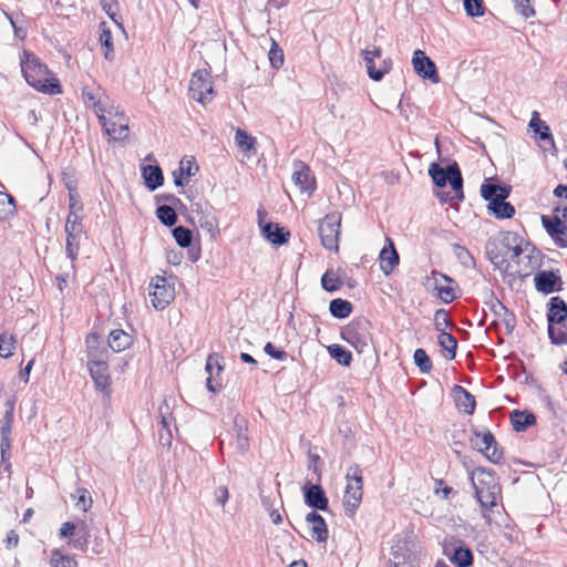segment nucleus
<instances>
[{"instance_id": "obj_1", "label": "nucleus", "mask_w": 567, "mask_h": 567, "mask_svg": "<svg viewBox=\"0 0 567 567\" xmlns=\"http://www.w3.org/2000/svg\"><path fill=\"white\" fill-rule=\"evenodd\" d=\"M20 65L25 82L37 91L49 95L62 93L60 81L33 52L23 50Z\"/></svg>"}, {"instance_id": "obj_2", "label": "nucleus", "mask_w": 567, "mask_h": 567, "mask_svg": "<svg viewBox=\"0 0 567 567\" xmlns=\"http://www.w3.org/2000/svg\"><path fill=\"white\" fill-rule=\"evenodd\" d=\"M427 173L434 186L437 188H444L449 183L454 192L453 197H451L447 192L437 193L436 195L442 204L449 203L453 199L457 202L464 200L463 176L456 161L450 162L445 168H443L439 163L433 162L430 164Z\"/></svg>"}, {"instance_id": "obj_3", "label": "nucleus", "mask_w": 567, "mask_h": 567, "mask_svg": "<svg viewBox=\"0 0 567 567\" xmlns=\"http://www.w3.org/2000/svg\"><path fill=\"white\" fill-rule=\"evenodd\" d=\"M468 480L480 506L486 511L493 509L502 491L496 472L493 468L476 466L468 471Z\"/></svg>"}, {"instance_id": "obj_4", "label": "nucleus", "mask_w": 567, "mask_h": 567, "mask_svg": "<svg viewBox=\"0 0 567 567\" xmlns=\"http://www.w3.org/2000/svg\"><path fill=\"white\" fill-rule=\"evenodd\" d=\"M341 339L359 353L369 351L372 342L370 320L364 317L354 318L341 329Z\"/></svg>"}, {"instance_id": "obj_5", "label": "nucleus", "mask_w": 567, "mask_h": 567, "mask_svg": "<svg viewBox=\"0 0 567 567\" xmlns=\"http://www.w3.org/2000/svg\"><path fill=\"white\" fill-rule=\"evenodd\" d=\"M471 433L470 445L473 450L482 453L491 463L504 462V449L489 430L480 431L477 427H472Z\"/></svg>"}, {"instance_id": "obj_6", "label": "nucleus", "mask_w": 567, "mask_h": 567, "mask_svg": "<svg viewBox=\"0 0 567 567\" xmlns=\"http://www.w3.org/2000/svg\"><path fill=\"white\" fill-rule=\"evenodd\" d=\"M342 216L339 212L327 214L319 223L318 234L322 246L328 250H339Z\"/></svg>"}, {"instance_id": "obj_7", "label": "nucleus", "mask_w": 567, "mask_h": 567, "mask_svg": "<svg viewBox=\"0 0 567 567\" xmlns=\"http://www.w3.org/2000/svg\"><path fill=\"white\" fill-rule=\"evenodd\" d=\"M175 298V287L164 276H155L150 282V299L156 310L165 309Z\"/></svg>"}, {"instance_id": "obj_8", "label": "nucleus", "mask_w": 567, "mask_h": 567, "mask_svg": "<svg viewBox=\"0 0 567 567\" xmlns=\"http://www.w3.org/2000/svg\"><path fill=\"white\" fill-rule=\"evenodd\" d=\"M189 92L192 97L202 104L212 100L214 87L210 74L206 70H198L193 73L189 81Z\"/></svg>"}, {"instance_id": "obj_9", "label": "nucleus", "mask_w": 567, "mask_h": 567, "mask_svg": "<svg viewBox=\"0 0 567 567\" xmlns=\"http://www.w3.org/2000/svg\"><path fill=\"white\" fill-rule=\"evenodd\" d=\"M292 167V182L301 194H307L308 197H311L316 190V178L309 165L302 161H295Z\"/></svg>"}, {"instance_id": "obj_10", "label": "nucleus", "mask_w": 567, "mask_h": 567, "mask_svg": "<svg viewBox=\"0 0 567 567\" xmlns=\"http://www.w3.org/2000/svg\"><path fill=\"white\" fill-rule=\"evenodd\" d=\"M302 495L305 504L312 509H320L321 512L329 511V498L321 484L307 481L302 487Z\"/></svg>"}, {"instance_id": "obj_11", "label": "nucleus", "mask_w": 567, "mask_h": 567, "mask_svg": "<svg viewBox=\"0 0 567 567\" xmlns=\"http://www.w3.org/2000/svg\"><path fill=\"white\" fill-rule=\"evenodd\" d=\"M534 285L538 292L546 296L564 289L559 270H538L534 277Z\"/></svg>"}, {"instance_id": "obj_12", "label": "nucleus", "mask_w": 567, "mask_h": 567, "mask_svg": "<svg viewBox=\"0 0 567 567\" xmlns=\"http://www.w3.org/2000/svg\"><path fill=\"white\" fill-rule=\"evenodd\" d=\"M87 364H95L100 362H107L110 355V348L104 344L101 336L97 332H90L85 338Z\"/></svg>"}, {"instance_id": "obj_13", "label": "nucleus", "mask_w": 567, "mask_h": 567, "mask_svg": "<svg viewBox=\"0 0 567 567\" xmlns=\"http://www.w3.org/2000/svg\"><path fill=\"white\" fill-rule=\"evenodd\" d=\"M412 64L414 72L423 80H429L432 83L440 82L436 65L424 51L417 49L413 52Z\"/></svg>"}, {"instance_id": "obj_14", "label": "nucleus", "mask_w": 567, "mask_h": 567, "mask_svg": "<svg viewBox=\"0 0 567 567\" xmlns=\"http://www.w3.org/2000/svg\"><path fill=\"white\" fill-rule=\"evenodd\" d=\"M542 225L558 247L567 248V225L559 215H542Z\"/></svg>"}, {"instance_id": "obj_15", "label": "nucleus", "mask_w": 567, "mask_h": 567, "mask_svg": "<svg viewBox=\"0 0 567 567\" xmlns=\"http://www.w3.org/2000/svg\"><path fill=\"white\" fill-rule=\"evenodd\" d=\"M480 192L482 198L487 202V204H492L494 200H499V198H508L512 187L509 185L502 184L496 177H491L484 179Z\"/></svg>"}, {"instance_id": "obj_16", "label": "nucleus", "mask_w": 567, "mask_h": 567, "mask_svg": "<svg viewBox=\"0 0 567 567\" xmlns=\"http://www.w3.org/2000/svg\"><path fill=\"white\" fill-rule=\"evenodd\" d=\"M486 255H487L488 259L491 260V262L496 268H498L502 272L511 276V272H513L511 270L512 265L507 260V256L503 251V248H502L501 244L498 243V240L496 239V237L488 239L487 245H486Z\"/></svg>"}, {"instance_id": "obj_17", "label": "nucleus", "mask_w": 567, "mask_h": 567, "mask_svg": "<svg viewBox=\"0 0 567 567\" xmlns=\"http://www.w3.org/2000/svg\"><path fill=\"white\" fill-rule=\"evenodd\" d=\"M379 260L380 269L385 276H389L400 262L399 252L390 237L385 238V245L380 251Z\"/></svg>"}, {"instance_id": "obj_18", "label": "nucleus", "mask_w": 567, "mask_h": 567, "mask_svg": "<svg viewBox=\"0 0 567 567\" xmlns=\"http://www.w3.org/2000/svg\"><path fill=\"white\" fill-rule=\"evenodd\" d=\"M443 554L455 567H470L474 561L472 549L463 540H460V544L452 551H449V548L445 546Z\"/></svg>"}, {"instance_id": "obj_19", "label": "nucleus", "mask_w": 567, "mask_h": 567, "mask_svg": "<svg viewBox=\"0 0 567 567\" xmlns=\"http://www.w3.org/2000/svg\"><path fill=\"white\" fill-rule=\"evenodd\" d=\"M547 324L567 322V302L559 296L551 297L547 302Z\"/></svg>"}, {"instance_id": "obj_20", "label": "nucleus", "mask_w": 567, "mask_h": 567, "mask_svg": "<svg viewBox=\"0 0 567 567\" xmlns=\"http://www.w3.org/2000/svg\"><path fill=\"white\" fill-rule=\"evenodd\" d=\"M455 405L464 413L472 415L476 408L475 396L462 385L455 384L452 388Z\"/></svg>"}, {"instance_id": "obj_21", "label": "nucleus", "mask_w": 567, "mask_h": 567, "mask_svg": "<svg viewBox=\"0 0 567 567\" xmlns=\"http://www.w3.org/2000/svg\"><path fill=\"white\" fill-rule=\"evenodd\" d=\"M262 236L272 245L281 246L288 243L290 231L278 223L268 221L262 226Z\"/></svg>"}, {"instance_id": "obj_22", "label": "nucleus", "mask_w": 567, "mask_h": 567, "mask_svg": "<svg viewBox=\"0 0 567 567\" xmlns=\"http://www.w3.org/2000/svg\"><path fill=\"white\" fill-rule=\"evenodd\" d=\"M362 487L359 485L355 486L352 483L347 484L344 496H343V507L344 513L348 517L354 516L361 499H362Z\"/></svg>"}, {"instance_id": "obj_23", "label": "nucleus", "mask_w": 567, "mask_h": 567, "mask_svg": "<svg viewBox=\"0 0 567 567\" xmlns=\"http://www.w3.org/2000/svg\"><path fill=\"white\" fill-rule=\"evenodd\" d=\"M234 431L236 433L234 442L236 450L240 454H245L249 450V439L247 435V421L240 415H236L234 420Z\"/></svg>"}, {"instance_id": "obj_24", "label": "nucleus", "mask_w": 567, "mask_h": 567, "mask_svg": "<svg viewBox=\"0 0 567 567\" xmlns=\"http://www.w3.org/2000/svg\"><path fill=\"white\" fill-rule=\"evenodd\" d=\"M87 368L97 390L104 391L110 388L111 381L107 362L87 364Z\"/></svg>"}, {"instance_id": "obj_25", "label": "nucleus", "mask_w": 567, "mask_h": 567, "mask_svg": "<svg viewBox=\"0 0 567 567\" xmlns=\"http://www.w3.org/2000/svg\"><path fill=\"white\" fill-rule=\"evenodd\" d=\"M75 524H76V530L74 534V538H71L68 542V545L73 549L86 553L87 547H89V539L91 537L89 525H87L86 520H84V519H82Z\"/></svg>"}, {"instance_id": "obj_26", "label": "nucleus", "mask_w": 567, "mask_h": 567, "mask_svg": "<svg viewBox=\"0 0 567 567\" xmlns=\"http://www.w3.org/2000/svg\"><path fill=\"white\" fill-rule=\"evenodd\" d=\"M142 177L145 186L154 192L164 184V175L159 165H145L142 167Z\"/></svg>"}, {"instance_id": "obj_27", "label": "nucleus", "mask_w": 567, "mask_h": 567, "mask_svg": "<svg viewBox=\"0 0 567 567\" xmlns=\"http://www.w3.org/2000/svg\"><path fill=\"white\" fill-rule=\"evenodd\" d=\"M133 344V337L123 329H114L107 338V346L114 352H122Z\"/></svg>"}, {"instance_id": "obj_28", "label": "nucleus", "mask_w": 567, "mask_h": 567, "mask_svg": "<svg viewBox=\"0 0 567 567\" xmlns=\"http://www.w3.org/2000/svg\"><path fill=\"white\" fill-rule=\"evenodd\" d=\"M526 257L528 258L529 266L524 268H517L516 270H514V272H511V276L519 278L528 277L535 269L542 267L543 258L545 257V255L535 246H532V249Z\"/></svg>"}, {"instance_id": "obj_29", "label": "nucleus", "mask_w": 567, "mask_h": 567, "mask_svg": "<svg viewBox=\"0 0 567 567\" xmlns=\"http://www.w3.org/2000/svg\"><path fill=\"white\" fill-rule=\"evenodd\" d=\"M509 419L512 426L516 432H525L529 426L536 423L535 414L528 410H514L512 411Z\"/></svg>"}, {"instance_id": "obj_30", "label": "nucleus", "mask_w": 567, "mask_h": 567, "mask_svg": "<svg viewBox=\"0 0 567 567\" xmlns=\"http://www.w3.org/2000/svg\"><path fill=\"white\" fill-rule=\"evenodd\" d=\"M506 199L507 198H499L497 202L494 200L492 204H487L486 209L488 215L494 216L496 219L512 218L515 215L516 209Z\"/></svg>"}, {"instance_id": "obj_31", "label": "nucleus", "mask_w": 567, "mask_h": 567, "mask_svg": "<svg viewBox=\"0 0 567 567\" xmlns=\"http://www.w3.org/2000/svg\"><path fill=\"white\" fill-rule=\"evenodd\" d=\"M529 127L543 142H548L551 146L555 145L550 127L547 123L540 120L538 112L534 111L529 121Z\"/></svg>"}, {"instance_id": "obj_32", "label": "nucleus", "mask_w": 567, "mask_h": 567, "mask_svg": "<svg viewBox=\"0 0 567 567\" xmlns=\"http://www.w3.org/2000/svg\"><path fill=\"white\" fill-rule=\"evenodd\" d=\"M100 29V43L104 48V59L107 61H113L115 58L114 54V45H113V38L110 27L105 21H102L99 24Z\"/></svg>"}, {"instance_id": "obj_33", "label": "nucleus", "mask_w": 567, "mask_h": 567, "mask_svg": "<svg viewBox=\"0 0 567 567\" xmlns=\"http://www.w3.org/2000/svg\"><path fill=\"white\" fill-rule=\"evenodd\" d=\"M496 239L501 244L506 256H508L509 251L513 250L516 245L526 244V246H530L529 241H526L515 231H501Z\"/></svg>"}, {"instance_id": "obj_34", "label": "nucleus", "mask_w": 567, "mask_h": 567, "mask_svg": "<svg viewBox=\"0 0 567 567\" xmlns=\"http://www.w3.org/2000/svg\"><path fill=\"white\" fill-rule=\"evenodd\" d=\"M353 310V305L346 299L336 298L332 299L329 303V311L333 318L337 319H346L348 318Z\"/></svg>"}, {"instance_id": "obj_35", "label": "nucleus", "mask_w": 567, "mask_h": 567, "mask_svg": "<svg viewBox=\"0 0 567 567\" xmlns=\"http://www.w3.org/2000/svg\"><path fill=\"white\" fill-rule=\"evenodd\" d=\"M437 342L439 346L446 351V360L455 359L457 351V340L452 333L442 331V333H440L437 337Z\"/></svg>"}, {"instance_id": "obj_36", "label": "nucleus", "mask_w": 567, "mask_h": 567, "mask_svg": "<svg viewBox=\"0 0 567 567\" xmlns=\"http://www.w3.org/2000/svg\"><path fill=\"white\" fill-rule=\"evenodd\" d=\"M329 355L343 367H350L352 362V353L346 347L333 343L327 348Z\"/></svg>"}, {"instance_id": "obj_37", "label": "nucleus", "mask_w": 567, "mask_h": 567, "mask_svg": "<svg viewBox=\"0 0 567 567\" xmlns=\"http://www.w3.org/2000/svg\"><path fill=\"white\" fill-rule=\"evenodd\" d=\"M17 210L16 198L0 190V220H7L14 216Z\"/></svg>"}, {"instance_id": "obj_38", "label": "nucleus", "mask_w": 567, "mask_h": 567, "mask_svg": "<svg viewBox=\"0 0 567 567\" xmlns=\"http://www.w3.org/2000/svg\"><path fill=\"white\" fill-rule=\"evenodd\" d=\"M155 214L157 219L166 227H173L178 218L176 210L167 204L158 205Z\"/></svg>"}, {"instance_id": "obj_39", "label": "nucleus", "mask_w": 567, "mask_h": 567, "mask_svg": "<svg viewBox=\"0 0 567 567\" xmlns=\"http://www.w3.org/2000/svg\"><path fill=\"white\" fill-rule=\"evenodd\" d=\"M548 338L555 346L567 344V322L547 327Z\"/></svg>"}, {"instance_id": "obj_40", "label": "nucleus", "mask_w": 567, "mask_h": 567, "mask_svg": "<svg viewBox=\"0 0 567 567\" xmlns=\"http://www.w3.org/2000/svg\"><path fill=\"white\" fill-rule=\"evenodd\" d=\"M392 557L390 567H400L410 561L412 551L405 545H396L392 547Z\"/></svg>"}, {"instance_id": "obj_41", "label": "nucleus", "mask_w": 567, "mask_h": 567, "mask_svg": "<svg viewBox=\"0 0 567 567\" xmlns=\"http://www.w3.org/2000/svg\"><path fill=\"white\" fill-rule=\"evenodd\" d=\"M50 564L52 567H78L74 556L63 554L60 549L52 550Z\"/></svg>"}, {"instance_id": "obj_42", "label": "nucleus", "mask_w": 567, "mask_h": 567, "mask_svg": "<svg viewBox=\"0 0 567 567\" xmlns=\"http://www.w3.org/2000/svg\"><path fill=\"white\" fill-rule=\"evenodd\" d=\"M321 287L327 292L338 291L342 287V281L340 277L332 270L328 269L321 276Z\"/></svg>"}, {"instance_id": "obj_43", "label": "nucleus", "mask_w": 567, "mask_h": 567, "mask_svg": "<svg viewBox=\"0 0 567 567\" xmlns=\"http://www.w3.org/2000/svg\"><path fill=\"white\" fill-rule=\"evenodd\" d=\"M100 4L102 10L107 14V17L122 30H124V25L122 22V18L118 16V1L117 0H100Z\"/></svg>"}, {"instance_id": "obj_44", "label": "nucleus", "mask_w": 567, "mask_h": 567, "mask_svg": "<svg viewBox=\"0 0 567 567\" xmlns=\"http://www.w3.org/2000/svg\"><path fill=\"white\" fill-rule=\"evenodd\" d=\"M173 237L176 241V244L182 247H190V244L193 243L194 236L193 231L185 227V226H175L172 230Z\"/></svg>"}, {"instance_id": "obj_45", "label": "nucleus", "mask_w": 567, "mask_h": 567, "mask_svg": "<svg viewBox=\"0 0 567 567\" xmlns=\"http://www.w3.org/2000/svg\"><path fill=\"white\" fill-rule=\"evenodd\" d=\"M17 346V339L13 334H9L7 331L0 333V357L10 358L13 354V350Z\"/></svg>"}, {"instance_id": "obj_46", "label": "nucleus", "mask_w": 567, "mask_h": 567, "mask_svg": "<svg viewBox=\"0 0 567 567\" xmlns=\"http://www.w3.org/2000/svg\"><path fill=\"white\" fill-rule=\"evenodd\" d=\"M310 526V536L318 543L327 542L329 537V530L327 523L323 517L318 519V523H312Z\"/></svg>"}, {"instance_id": "obj_47", "label": "nucleus", "mask_w": 567, "mask_h": 567, "mask_svg": "<svg viewBox=\"0 0 567 567\" xmlns=\"http://www.w3.org/2000/svg\"><path fill=\"white\" fill-rule=\"evenodd\" d=\"M235 141L238 147L244 152H249L255 148L257 141L245 130L237 128L235 134Z\"/></svg>"}, {"instance_id": "obj_48", "label": "nucleus", "mask_w": 567, "mask_h": 567, "mask_svg": "<svg viewBox=\"0 0 567 567\" xmlns=\"http://www.w3.org/2000/svg\"><path fill=\"white\" fill-rule=\"evenodd\" d=\"M413 360L421 373H429L432 370V360L424 349L417 348L414 351Z\"/></svg>"}, {"instance_id": "obj_49", "label": "nucleus", "mask_w": 567, "mask_h": 567, "mask_svg": "<svg viewBox=\"0 0 567 567\" xmlns=\"http://www.w3.org/2000/svg\"><path fill=\"white\" fill-rule=\"evenodd\" d=\"M72 497L76 499L75 506L82 509L83 512H87L92 507L93 499L91 497L90 492L86 488L78 487Z\"/></svg>"}, {"instance_id": "obj_50", "label": "nucleus", "mask_w": 567, "mask_h": 567, "mask_svg": "<svg viewBox=\"0 0 567 567\" xmlns=\"http://www.w3.org/2000/svg\"><path fill=\"white\" fill-rule=\"evenodd\" d=\"M64 230L66 235H81L83 233L82 218L75 212H69Z\"/></svg>"}, {"instance_id": "obj_51", "label": "nucleus", "mask_w": 567, "mask_h": 567, "mask_svg": "<svg viewBox=\"0 0 567 567\" xmlns=\"http://www.w3.org/2000/svg\"><path fill=\"white\" fill-rule=\"evenodd\" d=\"M197 223L199 225V227L204 230H206L212 237H214L216 234L219 233V229H218V220L217 218L207 213L205 215H200L198 218H197Z\"/></svg>"}, {"instance_id": "obj_52", "label": "nucleus", "mask_w": 567, "mask_h": 567, "mask_svg": "<svg viewBox=\"0 0 567 567\" xmlns=\"http://www.w3.org/2000/svg\"><path fill=\"white\" fill-rule=\"evenodd\" d=\"M103 126L105 128V132L109 136H111L113 140L121 141L124 140L127 136L128 133V125L127 124H116L114 122L107 124L106 122L103 123Z\"/></svg>"}, {"instance_id": "obj_53", "label": "nucleus", "mask_w": 567, "mask_h": 567, "mask_svg": "<svg viewBox=\"0 0 567 567\" xmlns=\"http://www.w3.org/2000/svg\"><path fill=\"white\" fill-rule=\"evenodd\" d=\"M270 41H271V47L268 52L270 65L274 69H280L285 61L284 51L274 39H270Z\"/></svg>"}, {"instance_id": "obj_54", "label": "nucleus", "mask_w": 567, "mask_h": 567, "mask_svg": "<svg viewBox=\"0 0 567 567\" xmlns=\"http://www.w3.org/2000/svg\"><path fill=\"white\" fill-rule=\"evenodd\" d=\"M463 6L468 17L478 18L485 13L483 0H463Z\"/></svg>"}, {"instance_id": "obj_55", "label": "nucleus", "mask_w": 567, "mask_h": 567, "mask_svg": "<svg viewBox=\"0 0 567 567\" xmlns=\"http://www.w3.org/2000/svg\"><path fill=\"white\" fill-rule=\"evenodd\" d=\"M223 360L224 358L221 354L217 352L210 353L206 360L205 365V370L207 371V373L213 375L214 369L217 370V373L221 372L224 370Z\"/></svg>"}, {"instance_id": "obj_56", "label": "nucleus", "mask_w": 567, "mask_h": 567, "mask_svg": "<svg viewBox=\"0 0 567 567\" xmlns=\"http://www.w3.org/2000/svg\"><path fill=\"white\" fill-rule=\"evenodd\" d=\"M515 11L523 16L525 19L532 18L536 14L535 9L530 4V0H512Z\"/></svg>"}, {"instance_id": "obj_57", "label": "nucleus", "mask_w": 567, "mask_h": 567, "mask_svg": "<svg viewBox=\"0 0 567 567\" xmlns=\"http://www.w3.org/2000/svg\"><path fill=\"white\" fill-rule=\"evenodd\" d=\"M80 235H66L65 252L71 260H75L79 254Z\"/></svg>"}, {"instance_id": "obj_58", "label": "nucleus", "mask_w": 567, "mask_h": 567, "mask_svg": "<svg viewBox=\"0 0 567 567\" xmlns=\"http://www.w3.org/2000/svg\"><path fill=\"white\" fill-rule=\"evenodd\" d=\"M178 169L183 172L184 175L188 178L190 176H194L199 171V166L197 165L195 158L190 156L184 157L181 161Z\"/></svg>"}, {"instance_id": "obj_59", "label": "nucleus", "mask_w": 567, "mask_h": 567, "mask_svg": "<svg viewBox=\"0 0 567 567\" xmlns=\"http://www.w3.org/2000/svg\"><path fill=\"white\" fill-rule=\"evenodd\" d=\"M453 249H454V254L457 257V259L465 267H468V266L475 264L473 256L471 255L468 249L465 248L464 246H461L460 244H454Z\"/></svg>"}, {"instance_id": "obj_60", "label": "nucleus", "mask_w": 567, "mask_h": 567, "mask_svg": "<svg viewBox=\"0 0 567 567\" xmlns=\"http://www.w3.org/2000/svg\"><path fill=\"white\" fill-rule=\"evenodd\" d=\"M452 322L449 319L447 311L445 309H437L434 313V326L435 329L442 333L445 331V328L451 326Z\"/></svg>"}, {"instance_id": "obj_61", "label": "nucleus", "mask_w": 567, "mask_h": 567, "mask_svg": "<svg viewBox=\"0 0 567 567\" xmlns=\"http://www.w3.org/2000/svg\"><path fill=\"white\" fill-rule=\"evenodd\" d=\"M12 432V425L11 424H3L0 427V450L3 451V455L6 454L7 450H11V435Z\"/></svg>"}, {"instance_id": "obj_62", "label": "nucleus", "mask_w": 567, "mask_h": 567, "mask_svg": "<svg viewBox=\"0 0 567 567\" xmlns=\"http://www.w3.org/2000/svg\"><path fill=\"white\" fill-rule=\"evenodd\" d=\"M363 60L365 62L367 72L371 80L373 81H381L383 79V72L379 70V68L375 66L374 59H371V56L362 55Z\"/></svg>"}, {"instance_id": "obj_63", "label": "nucleus", "mask_w": 567, "mask_h": 567, "mask_svg": "<svg viewBox=\"0 0 567 567\" xmlns=\"http://www.w3.org/2000/svg\"><path fill=\"white\" fill-rule=\"evenodd\" d=\"M486 305L489 306L491 311L494 316L502 318L504 315L508 312L507 307L495 297L494 292L491 293V299Z\"/></svg>"}, {"instance_id": "obj_64", "label": "nucleus", "mask_w": 567, "mask_h": 567, "mask_svg": "<svg viewBox=\"0 0 567 567\" xmlns=\"http://www.w3.org/2000/svg\"><path fill=\"white\" fill-rule=\"evenodd\" d=\"M264 351L271 359L278 361H285L288 358V353L285 350L277 348L272 342H267L264 347Z\"/></svg>"}]
</instances>
